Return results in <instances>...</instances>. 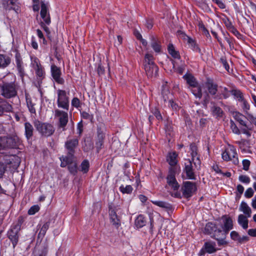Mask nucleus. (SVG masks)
Here are the masks:
<instances>
[{"mask_svg":"<svg viewBox=\"0 0 256 256\" xmlns=\"http://www.w3.org/2000/svg\"><path fill=\"white\" fill-rule=\"evenodd\" d=\"M20 164V158L15 154L4 155L0 162V176H2L4 173L7 165L10 168H17Z\"/></svg>","mask_w":256,"mask_h":256,"instance_id":"f257e3e1","label":"nucleus"},{"mask_svg":"<svg viewBox=\"0 0 256 256\" xmlns=\"http://www.w3.org/2000/svg\"><path fill=\"white\" fill-rule=\"evenodd\" d=\"M56 103L58 108H62L66 111L68 110L70 106V91L58 89L56 90Z\"/></svg>","mask_w":256,"mask_h":256,"instance_id":"f03ea898","label":"nucleus"},{"mask_svg":"<svg viewBox=\"0 0 256 256\" xmlns=\"http://www.w3.org/2000/svg\"><path fill=\"white\" fill-rule=\"evenodd\" d=\"M30 66L34 71L39 84L44 78L46 72L40 60L35 56H30Z\"/></svg>","mask_w":256,"mask_h":256,"instance_id":"7ed1b4c3","label":"nucleus"},{"mask_svg":"<svg viewBox=\"0 0 256 256\" xmlns=\"http://www.w3.org/2000/svg\"><path fill=\"white\" fill-rule=\"evenodd\" d=\"M222 157L225 161H232L235 165L239 164L236 148L232 145L228 144L224 151L222 154Z\"/></svg>","mask_w":256,"mask_h":256,"instance_id":"20e7f679","label":"nucleus"},{"mask_svg":"<svg viewBox=\"0 0 256 256\" xmlns=\"http://www.w3.org/2000/svg\"><path fill=\"white\" fill-rule=\"evenodd\" d=\"M34 125L36 130L43 136L48 137L52 136L55 131L54 126L48 123L42 122L39 120H36Z\"/></svg>","mask_w":256,"mask_h":256,"instance_id":"39448f33","label":"nucleus"},{"mask_svg":"<svg viewBox=\"0 0 256 256\" xmlns=\"http://www.w3.org/2000/svg\"><path fill=\"white\" fill-rule=\"evenodd\" d=\"M220 228L224 236H226L229 232L233 229L234 224L232 218L228 215H224L220 218Z\"/></svg>","mask_w":256,"mask_h":256,"instance_id":"423d86ee","label":"nucleus"},{"mask_svg":"<svg viewBox=\"0 0 256 256\" xmlns=\"http://www.w3.org/2000/svg\"><path fill=\"white\" fill-rule=\"evenodd\" d=\"M2 95L6 98L14 97L17 94L15 84L4 82L1 86Z\"/></svg>","mask_w":256,"mask_h":256,"instance_id":"0eeeda50","label":"nucleus"},{"mask_svg":"<svg viewBox=\"0 0 256 256\" xmlns=\"http://www.w3.org/2000/svg\"><path fill=\"white\" fill-rule=\"evenodd\" d=\"M178 170V167L170 166L168 168V174L166 176L168 184L174 190H178L180 187L176 178Z\"/></svg>","mask_w":256,"mask_h":256,"instance_id":"6e6552de","label":"nucleus"},{"mask_svg":"<svg viewBox=\"0 0 256 256\" xmlns=\"http://www.w3.org/2000/svg\"><path fill=\"white\" fill-rule=\"evenodd\" d=\"M21 224L17 222L14 224L8 232V238L12 242L13 248H14L18 241V232L20 230Z\"/></svg>","mask_w":256,"mask_h":256,"instance_id":"1a4fd4ad","label":"nucleus"},{"mask_svg":"<svg viewBox=\"0 0 256 256\" xmlns=\"http://www.w3.org/2000/svg\"><path fill=\"white\" fill-rule=\"evenodd\" d=\"M54 116L58 118V127L64 130L68 122V113L66 112L57 108L54 110Z\"/></svg>","mask_w":256,"mask_h":256,"instance_id":"9d476101","label":"nucleus"},{"mask_svg":"<svg viewBox=\"0 0 256 256\" xmlns=\"http://www.w3.org/2000/svg\"><path fill=\"white\" fill-rule=\"evenodd\" d=\"M17 138L0 137V150L8 148H16L18 146Z\"/></svg>","mask_w":256,"mask_h":256,"instance_id":"9b49d317","label":"nucleus"},{"mask_svg":"<svg viewBox=\"0 0 256 256\" xmlns=\"http://www.w3.org/2000/svg\"><path fill=\"white\" fill-rule=\"evenodd\" d=\"M183 196L186 198L191 197L196 190V184L190 182H185L182 188Z\"/></svg>","mask_w":256,"mask_h":256,"instance_id":"f8f14e48","label":"nucleus"},{"mask_svg":"<svg viewBox=\"0 0 256 256\" xmlns=\"http://www.w3.org/2000/svg\"><path fill=\"white\" fill-rule=\"evenodd\" d=\"M50 73L53 80L57 84H64V80L62 77V72L60 68L57 66L55 64H52L50 66Z\"/></svg>","mask_w":256,"mask_h":256,"instance_id":"ddd939ff","label":"nucleus"},{"mask_svg":"<svg viewBox=\"0 0 256 256\" xmlns=\"http://www.w3.org/2000/svg\"><path fill=\"white\" fill-rule=\"evenodd\" d=\"M204 233L208 234H212V238L220 236L222 230L218 227L214 223L209 222L207 223L204 228Z\"/></svg>","mask_w":256,"mask_h":256,"instance_id":"4468645a","label":"nucleus"},{"mask_svg":"<svg viewBox=\"0 0 256 256\" xmlns=\"http://www.w3.org/2000/svg\"><path fill=\"white\" fill-rule=\"evenodd\" d=\"M78 144V138L68 140L65 142V148L68 152V155L74 156L75 152V148Z\"/></svg>","mask_w":256,"mask_h":256,"instance_id":"2eb2a0df","label":"nucleus"},{"mask_svg":"<svg viewBox=\"0 0 256 256\" xmlns=\"http://www.w3.org/2000/svg\"><path fill=\"white\" fill-rule=\"evenodd\" d=\"M40 16L46 24L49 25L50 24L51 20L48 4H45L43 2H41Z\"/></svg>","mask_w":256,"mask_h":256,"instance_id":"dca6fc26","label":"nucleus"},{"mask_svg":"<svg viewBox=\"0 0 256 256\" xmlns=\"http://www.w3.org/2000/svg\"><path fill=\"white\" fill-rule=\"evenodd\" d=\"M48 251V244L46 242H42L36 248L34 256H46Z\"/></svg>","mask_w":256,"mask_h":256,"instance_id":"f3484780","label":"nucleus"},{"mask_svg":"<svg viewBox=\"0 0 256 256\" xmlns=\"http://www.w3.org/2000/svg\"><path fill=\"white\" fill-rule=\"evenodd\" d=\"M109 215L111 223L116 228H118L120 226V221L115 210L112 208H110L109 210Z\"/></svg>","mask_w":256,"mask_h":256,"instance_id":"a211bd4d","label":"nucleus"},{"mask_svg":"<svg viewBox=\"0 0 256 256\" xmlns=\"http://www.w3.org/2000/svg\"><path fill=\"white\" fill-rule=\"evenodd\" d=\"M15 61L17 70L20 76L22 77L24 74L22 58L20 54L16 53L15 56Z\"/></svg>","mask_w":256,"mask_h":256,"instance_id":"6ab92c4d","label":"nucleus"},{"mask_svg":"<svg viewBox=\"0 0 256 256\" xmlns=\"http://www.w3.org/2000/svg\"><path fill=\"white\" fill-rule=\"evenodd\" d=\"M2 4L6 9L13 10L16 12L18 10L17 0H3Z\"/></svg>","mask_w":256,"mask_h":256,"instance_id":"aec40b11","label":"nucleus"},{"mask_svg":"<svg viewBox=\"0 0 256 256\" xmlns=\"http://www.w3.org/2000/svg\"><path fill=\"white\" fill-rule=\"evenodd\" d=\"M184 171L189 179H196V176L193 172L192 161L190 160H188V162L185 164Z\"/></svg>","mask_w":256,"mask_h":256,"instance_id":"412c9836","label":"nucleus"},{"mask_svg":"<svg viewBox=\"0 0 256 256\" xmlns=\"http://www.w3.org/2000/svg\"><path fill=\"white\" fill-rule=\"evenodd\" d=\"M144 68L148 78H152L157 76L158 68L156 65L145 66Z\"/></svg>","mask_w":256,"mask_h":256,"instance_id":"4be33fe9","label":"nucleus"},{"mask_svg":"<svg viewBox=\"0 0 256 256\" xmlns=\"http://www.w3.org/2000/svg\"><path fill=\"white\" fill-rule=\"evenodd\" d=\"M205 86L209 94L214 96L218 92V85L214 83L212 80H208L205 83Z\"/></svg>","mask_w":256,"mask_h":256,"instance_id":"5701e85b","label":"nucleus"},{"mask_svg":"<svg viewBox=\"0 0 256 256\" xmlns=\"http://www.w3.org/2000/svg\"><path fill=\"white\" fill-rule=\"evenodd\" d=\"M216 246L215 242L212 241L206 242L204 243L203 248L206 252L211 254L217 251L218 250Z\"/></svg>","mask_w":256,"mask_h":256,"instance_id":"b1692460","label":"nucleus"},{"mask_svg":"<svg viewBox=\"0 0 256 256\" xmlns=\"http://www.w3.org/2000/svg\"><path fill=\"white\" fill-rule=\"evenodd\" d=\"M150 46L154 51L156 53H160L162 51V46L160 41L154 36L151 37Z\"/></svg>","mask_w":256,"mask_h":256,"instance_id":"393cba45","label":"nucleus"},{"mask_svg":"<svg viewBox=\"0 0 256 256\" xmlns=\"http://www.w3.org/2000/svg\"><path fill=\"white\" fill-rule=\"evenodd\" d=\"M178 154L176 152H169L167 156V161L170 166L176 167V165L178 162Z\"/></svg>","mask_w":256,"mask_h":256,"instance_id":"a878e982","label":"nucleus"},{"mask_svg":"<svg viewBox=\"0 0 256 256\" xmlns=\"http://www.w3.org/2000/svg\"><path fill=\"white\" fill-rule=\"evenodd\" d=\"M248 218L250 217L245 216L242 214H240L238 216V222L244 230L248 228Z\"/></svg>","mask_w":256,"mask_h":256,"instance_id":"bb28decb","label":"nucleus"},{"mask_svg":"<svg viewBox=\"0 0 256 256\" xmlns=\"http://www.w3.org/2000/svg\"><path fill=\"white\" fill-rule=\"evenodd\" d=\"M239 210L244 213V216L250 217L251 216V208L246 202L244 201L242 202L240 206Z\"/></svg>","mask_w":256,"mask_h":256,"instance_id":"cd10ccee","label":"nucleus"},{"mask_svg":"<svg viewBox=\"0 0 256 256\" xmlns=\"http://www.w3.org/2000/svg\"><path fill=\"white\" fill-rule=\"evenodd\" d=\"M162 95L164 102H167L170 98H172V94H170L166 84L162 86Z\"/></svg>","mask_w":256,"mask_h":256,"instance_id":"c85d7f7f","label":"nucleus"},{"mask_svg":"<svg viewBox=\"0 0 256 256\" xmlns=\"http://www.w3.org/2000/svg\"><path fill=\"white\" fill-rule=\"evenodd\" d=\"M146 224V218L142 214L138 216L135 220L134 224L138 228H142Z\"/></svg>","mask_w":256,"mask_h":256,"instance_id":"c756f323","label":"nucleus"},{"mask_svg":"<svg viewBox=\"0 0 256 256\" xmlns=\"http://www.w3.org/2000/svg\"><path fill=\"white\" fill-rule=\"evenodd\" d=\"M25 135L28 140L33 135L34 128L28 122L24 124Z\"/></svg>","mask_w":256,"mask_h":256,"instance_id":"7c9ffc66","label":"nucleus"},{"mask_svg":"<svg viewBox=\"0 0 256 256\" xmlns=\"http://www.w3.org/2000/svg\"><path fill=\"white\" fill-rule=\"evenodd\" d=\"M233 117L240 125L246 127V123L243 120V118H246V116H245L239 112H236L233 113Z\"/></svg>","mask_w":256,"mask_h":256,"instance_id":"2f4dec72","label":"nucleus"},{"mask_svg":"<svg viewBox=\"0 0 256 256\" xmlns=\"http://www.w3.org/2000/svg\"><path fill=\"white\" fill-rule=\"evenodd\" d=\"M74 160V156L68 155L66 156H62L60 158L61 161L60 166L62 168L66 167L69 164L72 162Z\"/></svg>","mask_w":256,"mask_h":256,"instance_id":"473e14b6","label":"nucleus"},{"mask_svg":"<svg viewBox=\"0 0 256 256\" xmlns=\"http://www.w3.org/2000/svg\"><path fill=\"white\" fill-rule=\"evenodd\" d=\"M10 63V58L4 54H0V68H4Z\"/></svg>","mask_w":256,"mask_h":256,"instance_id":"72a5a7b5","label":"nucleus"},{"mask_svg":"<svg viewBox=\"0 0 256 256\" xmlns=\"http://www.w3.org/2000/svg\"><path fill=\"white\" fill-rule=\"evenodd\" d=\"M184 78L186 80L188 84L190 86H196L198 82L195 78L190 74H186L183 76Z\"/></svg>","mask_w":256,"mask_h":256,"instance_id":"f704fd0d","label":"nucleus"},{"mask_svg":"<svg viewBox=\"0 0 256 256\" xmlns=\"http://www.w3.org/2000/svg\"><path fill=\"white\" fill-rule=\"evenodd\" d=\"M156 65L154 62V56L152 54L147 53L145 54L144 60V66Z\"/></svg>","mask_w":256,"mask_h":256,"instance_id":"c9c22d12","label":"nucleus"},{"mask_svg":"<svg viewBox=\"0 0 256 256\" xmlns=\"http://www.w3.org/2000/svg\"><path fill=\"white\" fill-rule=\"evenodd\" d=\"M152 202L156 206L167 210H170L172 208L171 204L166 202L160 200H152Z\"/></svg>","mask_w":256,"mask_h":256,"instance_id":"e433bc0d","label":"nucleus"},{"mask_svg":"<svg viewBox=\"0 0 256 256\" xmlns=\"http://www.w3.org/2000/svg\"><path fill=\"white\" fill-rule=\"evenodd\" d=\"M168 52L174 58L179 59L180 55L179 52L175 50L174 46L172 44H170L168 46Z\"/></svg>","mask_w":256,"mask_h":256,"instance_id":"4c0bfd02","label":"nucleus"},{"mask_svg":"<svg viewBox=\"0 0 256 256\" xmlns=\"http://www.w3.org/2000/svg\"><path fill=\"white\" fill-rule=\"evenodd\" d=\"M192 93L197 98H201L202 96V88L197 84L196 86H192L191 90Z\"/></svg>","mask_w":256,"mask_h":256,"instance_id":"58836bf2","label":"nucleus"},{"mask_svg":"<svg viewBox=\"0 0 256 256\" xmlns=\"http://www.w3.org/2000/svg\"><path fill=\"white\" fill-rule=\"evenodd\" d=\"M231 94L233 95L236 98H237L238 102H240L244 98L242 92L237 89L232 90Z\"/></svg>","mask_w":256,"mask_h":256,"instance_id":"ea45409f","label":"nucleus"},{"mask_svg":"<svg viewBox=\"0 0 256 256\" xmlns=\"http://www.w3.org/2000/svg\"><path fill=\"white\" fill-rule=\"evenodd\" d=\"M220 94L224 98L226 99L229 98L231 94V90H228L226 87L220 86Z\"/></svg>","mask_w":256,"mask_h":256,"instance_id":"a19ab883","label":"nucleus"},{"mask_svg":"<svg viewBox=\"0 0 256 256\" xmlns=\"http://www.w3.org/2000/svg\"><path fill=\"white\" fill-rule=\"evenodd\" d=\"M90 168L89 162L87 160H84L80 166V170L84 174L88 172Z\"/></svg>","mask_w":256,"mask_h":256,"instance_id":"79ce46f5","label":"nucleus"},{"mask_svg":"<svg viewBox=\"0 0 256 256\" xmlns=\"http://www.w3.org/2000/svg\"><path fill=\"white\" fill-rule=\"evenodd\" d=\"M224 236V234L222 232L220 236L213 238L218 241V246H223L228 244V242L226 240V236Z\"/></svg>","mask_w":256,"mask_h":256,"instance_id":"37998d69","label":"nucleus"},{"mask_svg":"<svg viewBox=\"0 0 256 256\" xmlns=\"http://www.w3.org/2000/svg\"><path fill=\"white\" fill-rule=\"evenodd\" d=\"M190 154L192 156V161L195 160V158L198 157V148L195 144H192L190 145Z\"/></svg>","mask_w":256,"mask_h":256,"instance_id":"c03bdc74","label":"nucleus"},{"mask_svg":"<svg viewBox=\"0 0 256 256\" xmlns=\"http://www.w3.org/2000/svg\"><path fill=\"white\" fill-rule=\"evenodd\" d=\"M240 102L242 103V108L246 116L248 115V114H249L250 113L248 112V110L250 109V104L244 98L240 100Z\"/></svg>","mask_w":256,"mask_h":256,"instance_id":"a18cd8bd","label":"nucleus"},{"mask_svg":"<svg viewBox=\"0 0 256 256\" xmlns=\"http://www.w3.org/2000/svg\"><path fill=\"white\" fill-rule=\"evenodd\" d=\"M120 190L123 194H130L132 192L133 188L130 185H127L124 186V185L120 186Z\"/></svg>","mask_w":256,"mask_h":256,"instance_id":"49530a36","label":"nucleus"},{"mask_svg":"<svg viewBox=\"0 0 256 256\" xmlns=\"http://www.w3.org/2000/svg\"><path fill=\"white\" fill-rule=\"evenodd\" d=\"M50 222H46L45 224H44V225L42 226V228L40 230V231L39 232L38 235L44 236L47 230L48 229L50 226Z\"/></svg>","mask_w":256,"mask_h":256,"instance_id":"de8ad7c7","label":"nucleus"},{"mask_svg":"<svg viewBox=\"0 0 256 256\" xmlns=\"http://www.w3.org/2000/svg\"><path fill=\"white\" fill-rule=\"evenodd\" d=\"M68 169L70 171V172L74 174L75 175L77 173V166L76 163H73L72 162L69 164L68 166Z\"/></svg>","mask_w":256,"mask_h":256,"instance_id":"09e8293b","label":"nucleus"},{"mask_svg":"<svg viewBox=\"0 0 256 256\" xmlns=\"http://www.w3.org/2000/svg\"><path fill=\"white\" fill-rule=\"evenodd\" d=\"M0 105L3 113L4 112H10L12 109V106L8 102H4Z\"/></svg>","mask_w":256,"mask_h":256,"instance_id":"8fccbe9b","label":"nucleus"},{"mask_svg":"<svg viewBox=\"0 0 256 256\" xmlns=\"http://www.w3.org/2000/svg\"><path fill=\"white\" fill-rule=\"evenodd\" d=\"M212 110L214 114L218 116H222V110L220 107L214 106L212 108Z\"/></svg>","mask_w":256,"mask_h":256,"instance_id":"3c124183","label":"nucleus"},{"mask_svg":"<svg viewBox=\"0 0 256 256\" xmlns=\"http://www.w3.org/2000/svg\"><path fill=\"white\" fill-rule=\"evenodd\" d=\"M71 105L72 106L78 108L81 106V102L78 98L74 97L72 100Z\"/></svg>","mask_w":256,"mask_h":256,"instance_id":"603ef678","label":"nucleus"},{"mask_svg":"<svg viewBox=\"0 0 256 256\" xmlns=\"http://www.w3.org/2000/svg\"><path fill=\"white\" fill-rule=\"evenodd\" d=\"M238 180L241 182L245 184H248L250 182V177L246 175H240L238 176Z\"/></svg>","mask_w":256,"mask_h":256,"instance_id":"864d4df0","label":"nucleus"},{"mask_svg":"<svg viewBox=\"0 0 256 256\" xmlns=\"http://www.w3.org/2000/svg\"><path fill=\"white\" fill-rule=\"evenodd\" d=\"M188 42L190 44L191 48L194 50H197L199 49L198 46L196 44L195 41L194 40H193L192 38H190L188 37Z\"/></svg>","mask_w":256,"mask_h":256,"instance_id":"5fc2aeb1","label":"nucleus"},{"mask_svg":"<svg viewBox=\"0 0 256 256\" xmlns=\"http://www.w3.org/2000/svg\"><path fill=\"white\" fill-rule=\"evenodd\" d=\"M230 128L234 133L236 134H240V131L238 126H236L235 123L233 120H230Z\"/></svg>","mask_w":256,"mask_h":256,"instance_id":"6e6d98bb","label":"nucleus"},{"mask_svg":"<svg viewBox=\"0 0 256 256\" xmlns=\"http://www.w3.org/2000/svg\"><path fill=\"white\" fill-rule=\"evenodd\" d=\"M80 114L82 117L84 119L88 120L90 121H92V120L94 118V116L93 114H90L88 112L83 111L82 112H80Z\"/></svg>","mask_w":256,"mask_h":256,"instance_id":"4d7b16f0","label":"nucleus"},{"mask_svg":"<svg viewBox=\"0 0 256 256\" xmlns=\"http://www.w3.org/2000/svg\"><path fill=\"white\" fill-rule=\"evenodd\" d=\"M246 118L252 124H254L256 126V115L254 116L252 114H248L246 116Z\"/></svg>","mask_w":256,"mask_h":256,"instance_id":"13d9d810","label":"nucleus"},{"mask_svg":"<svg viewBox=\"0 0 256 256\" xmlns=\"http://www.w3.org/2000/svg\"><path fill=\"white\" fill-rule=\"evenodd\" d=\"M97 133H98V140H104L105 138V134L104 131L100 128H98L97 129Z\"/></svg>","mask_w":256,"mask_h":256,"instance_id":"bf43d9fd","label":"nucleus"},{"mask_svg":"<svg viewBox=\"0 0 256 256\" xmlns=\"http://www.w3.org/2000/svg\"><path fill=\"white\" fill-rule=\"evenodd\" d=\"M40 208L38 206H33L28 210V214L30 215H33L38 212Z\"/></svg>","mask_w":256,"mask_h":256,"instance_id":"052dcab7","label":"nucleus"},{"mask_svg":"<svg viewBox=\"0 0 256 256\" xmlns=\"http://www.w3.org/2000/svg\"><path fill=\"white\" fill-rule=\"evenodd\" d=\"M230 238L232 240L235 241H238L239 238H240V236L238 233L236 231H232L230 234Z\"/></svg>","mask_w":256,"mask_h":256,"instance_id":"680f3d73","label":"nucleus"},{"mask_svg":"<svg viewBox=\"0 0 256 256\" xmlns=\"http://www.w3.org/2000/svg\"><path fill=\"white\" fill-rule=\"evenodd\" d=\"M243 170L248 171L249 170L250 162L249 160L244 159L242 162Z\"/></svg>","mask_w":256,"mask_h":256,"instance_id":"e2e57ef3","label":"nucleus"},{"mask_svg":"<svg viewBox=\"0 0 256 256\" xmlns=\"http://www.w3.org/2000/svg\"><path fill=\"white\" fill-rule=\"evenodd\" d=\"M251 129L250 128H248V126H246V127H244V128H242L241 129V132L246 134L247 137H250L252 135V132H251Z\"/></svg>","mask_w":256,"mask_h":256,"instance_id":"0e129e2a","label":"nucleus"},{"mask_svg":"<svg viewBox=\"0 0 256 256\" xmlns=\"http://www.w3.org/2000/svg\"><path fill=\"white\" fill-rule=\"evenodd\" d=\"M254 190L251 188H248L244 193V196L247 198H250L254 194Z\"/></svg>","mask_w":256,"mask_h":256,"instance_id":"69168bd1","label":"nucleus"},{"mask_svg":"<svg viewBox=\"0 0 256 256\" xmlns=\"http://www.w3.org/2000/svg\"><path fill=\"white\" fill-rule=\"evenodd\" d=\"M231 32H232L234 36H236L238 38H240L242 35L239 32L234 28V26L232 28L229 30Z\"/></svg>","mask_w":256,"mask_h":256,"instance_id":"338daca9","label":"nucleus"},{"mask_svg":"<svg viewBox=\"0 0 256 256\" xmlns=\"http://www.w3.org/2000/svg\"><path fill=\"white\" fill-rule=\"evenodd\" d=\"M27 105L30 112L32 114H35L36 110L34 107V105L32 104V102L30 101H27Z\"/></svg>","mask_w":256,"mask_h":256,"instance_id":"774afa93","label":"nucleus"}]
</instances>
